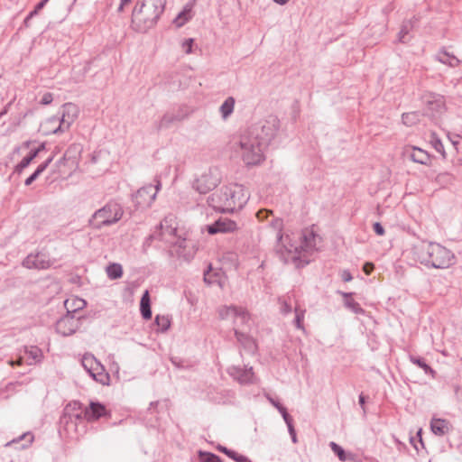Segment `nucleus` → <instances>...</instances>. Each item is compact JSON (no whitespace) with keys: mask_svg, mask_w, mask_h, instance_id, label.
Returning <instances> with one entry per match:
<instances>
[{"mask_svg":"<svg viewBox=\"0 0 462 462\" xmlns=\"http://www.w3.org/2000/svg\"><path fill=\"white\" fill-rule=\"evenodd\" d=\"M304 318V311L299 310L297 308L295 309V319L294 324L298 328H303L302 322Z\"/></svg>","mask_w":462,"mask_h":462,"instance_id":"49530a36","label":"nucleus"},{"mask_svg":"<svg viewBox=\"0 0 462 462\" xmlns=\"http://www.w3.org/2000/svg\"><path fill=\"white\" fill-rule=\"evenodd\" d=\"M74 301H77L79 304L73 310L69 309L68 300L64 302V305L67 309V313L64 316H62L60 319H58L56 322V331L57 333L60 334L63 337H68L74 334L79 328L80 326L79 318H76L75 313L78 310L82 309L85 306L86 302L81 299H77Z\"/></svg>","mask_w":462,"mask_h":462,"instance_id":"39448f33","label":"nucleus"},{"mask_svg":"<svg viewBox=\"0 0 462 462\" xmlns=\"http://www.w3.org/2000/svg\"><path fill=\"white\" fill-rule=\"evenodd\" d=\"M82 419L81 413H68L63 411L59 421V432L69 435L77 430L78 421Z\"/></svg>","mask_w":462,"mask_h":462,"instance_id":"f8f14e48","label":"nucleus"},{"mask_svg":"<svg viewBox=\"0 0 462 462\" xmlns=\"http://www.w3.org/2000/svg\"><path fill=\"white\" fill-rule=\"evenodd\" d=\"M272 226L273 228L277 229V236H276V238H277V248H279L280 246H282V245H284L283 244V236H282V220L280 219V218H275L272 221Z\"/></svg>","mask_w":462,"mask_h":462,"instance_id":"ea45409f","label":"nucleus"},{"mask_svg":"<svg viewBox=\"0 0 462 462\" xmlns=\"http://www.w3.org/2000/svg\"><path fill=\"white\" fill-rule=\"evenodd\" d=\"M430 430L437 436H444L450 430V423L444 419L433 418L430 421Z\"/></svg>","mask_w":462,"mask_h":462,"instance_id":"393cba45","label":"nucleus"},{"mask_svg":"<svg viewBox=\"0 0 462 462\" xmlns=\"http://www.w3.org/2000/svg\"><path fill=\"white\" fill-rule=\"evenodd\" d=\"M423 105L422 115L431 120L439 119L446 111V102L442 95L425 91L420 97Z\"/></svg>","mask_w":462,"mask_h":462,"instance_id":"423d86ee","label":"nucleus"},{"mask_svg":"<svg viewBox=\"0 0 462 462\" xmlns=\"http://www.w3.org/2000/svg\"><path fill=\"white\" fill-rule=\"evenodd\" d=\"M106 415L107 411L104 404L98 402H91L89 406L85 409L82 417L88 421H94Z\"/></svg>","mask_w":462,"mask_h":462,"instance_id":"aec40b11","label":"nucleus"},{"mask_svg":"<svg viewBox=\"0 0 462 462\" xmlns=\"http://www.w3.org/2000/svg\"><path fill=\"white\" fill-rule=\"evenodd\" d=\"M411 28V21H405L403 22L401 30L398 33V41L402 43H405L409 41L407 38V35L409 34V32Z\"/></svg>","mask_w":462,"mask_h":462,"instance_id":"4c0bfd02","label":"nucleus"},{"mask_svg":"<svg viewBox=\"0 0 462 462\" xmlns=\"http://www.w3.org/2000/svg\"><path fill=\"white\" fill-rule=\"evenodd\" d=\"M39 10L36 9V7H34V9L32 11H31L27 15L29 16V18H33L34 16H36L38 14H39Z\"/></svg>","mask_w":462,"mask_h":462,"instance_id":"338daca9","label":"nucleus"},{"mask_svg":"<svg viewBox=\"0 0 462 462\" xmlns=\"http://www.w3.org/2000/svg\"><path fill=\"white\" fill-rule=\"evenodd\" d=\"M237 229V225L235 221L229 218H219L213 224L207 226L208 234L215 235L217 233H231Z\"/></svg>","mask_w":462,"mask_h":462,"instance_id":"a211bd4d","label":"nucleus"},{"mask_svg":"<svg viewBox=\"0 0 462 462\" xmlns=\"http://www.w3.org/2000/svg\"><path fill=\"white\" fill-rule=\"evenodd\" d=\"M160 229L161 231L156 234H152L149 236V239L152 240V239H155V238H159L161 240H165V241H168L167 238H166V236L169 235V236H175L176 232H177V229L174 228V227H171V226H164V224L163 223H161L160 224Z\"/></svg>","mask_w":462,"mask_h":462,"instance_id":"2f4dec72","label":"nucleus"},{"mask_svg":"<svg viewBox=\"0 0 462 462\" xmlns=\"http://www.w3.org/2000/svg\"><path fill=\"white\" fill-rule=\"evenodd\" d=\"M24 353L28 358V365H33L42 361V352L36 346H25Z\"/></svg>","mask_w":462,"mask_h":462,"instance_id":"c85d7f7f","label":"nucleus"},{"mask_svg":"<svg viewBox=\"0 0 462 462\" xmlns=\"http://www.w3.org/2000/svg\"><path fill=\"white\" fill-rule=\"evenodd\" d=\"M155 324L157 325L158 327V331L160 332H166L170 326H171V319H169L168 316H160V315H157L155 317V320H154Z\"/></svg>","mask_w":462,"mask_h":462,"instance_id":"e433bc0d","label":"nucleus"},{"mask_svg":"<svg viewBox=\"0 0 462 462\" xmlns=\"http://www.w3.org/2000/svg\"><path fill=\"white\" fill-rule=\"evenodd\" d=\"M228 189L229 193L227 196H229V199L234 204L235 210L241 209L249 198L245 193L244 187L239 184H230L228 185Z\"/></svg>","mask_w":462,"mask_h":462,"instance_id":"dca6fc26","label":"nucleus"},{"mask_svg":"<svg viewBox=\"0 0 462 462\" xmlns=\"http://www.w3.org/2000/svg\"><path fill=\"white\" fill-rule=\"evenodd\" d=\"M131 2H132V0H121L120 5L117 8V12H119V13L123 12L125 6L127 5L128 4H130Z\"/></svg>","mask_w":462,"mask_h":462,"instance_id":"680f3d73","label":"nucleus"},{"mask_svg":"<svg viewBox=\"0 0 462 462\" xmlns=\"http://www.w3.org/2000/svg\"><path fill=\"white\" fill-rule=\"evenodd\" d=\"M340 276H341L342 281L345 282H348L352 281V279H353V276L348 270H343Z\"/></svg>","mask_w":462,"mask_h":462,"instance_id":"6e6d98bb","label":"nucleus"},{"mask_svg":"<svg viewBox=\"0 0 462 462\" xmlns=\"http://www.w3.org/2000/svg\"><path fill=\"white\" fill-rule=\"evenodd\" d=\"M373 229H374V233L378 236H383L385 233L383 226L379 222H375L373 225Z\"/></svg>","mask_w":462,"mask_h":462,"instance_id":"3c124183","label":"nucleus"},{"mask_svg":"<svg viewBox=\"0 0 462 462\" xmlns=\"http://www.w3.org/2000/svg\"><path fill=\"white\" fill-rule=\"evenodd\" d=\"M235 336L241 347L250 354L257 352V343L255 339L248 334L243 333L238 329H235Z\"/></svg>","mask_w":462,"mask_h":462,"instance_id":"4be33fe9","label":"nucleus"},{"mask_svg":"<svg viewBox=\"0 0 462 462\" xmlns=\"http://www.w3.org/2000/svg\"><path fill=\"white\" fill-rule=\"evenodd\" d=\"M228 193V185L216 190L208 199L209 207L221 213L234 212V204L229 199V196H227Z\"/></svg>","mask_w":462,"mask_h":462,"instance_id":"6e6552de","label":"nucleus"},{"mask_svg":"<svg viewBox=\"0 0 462 462\" xmlns=\"http://www.w3.org/2000/svg\"><path fill=\"white\" fill-rule=\"evenodd\" d=\"M40 175L36 174V172L34 171L32 174H31L24 181V185L25 186H30L32 184V182L34 180H37V178L39 177Z\"/></svg>","mask_w":462,"mask_h":462,"instance_id":"13d9d810","label":"nucleus"},{"mask_svg":"<svg viewBox=\"0 0 462 462\" xmlns=\"http://www.w3.org/2000/svg\"><path fill=\"white\" fill-rule=\"evenodd\" d=\"M190 10H183L180 12L174 20V23L177 27H181L186 22H188L191 16L189 14Z\"/></svg>","mask_w":462,"mask_h":462,"instance_id":"a19ab883","label":"nucleus"},{"mask_svg":"<svg viewBox=\"0 0 462 462\" xmlns=\"http://www.w3.org/2000/svg\"><path fill=\"white\" fill-rule=\"evenodd\" d=\"M411 252L415 260L429 268L446 269L456 261L453 252L438 243L420 242Z\"/></svg>","mask_w":462,"mask_h":462,"instance_id":"f03ea898","label":"nucleus"},{"mask_svg":"<svg viewBox=\"0 0 462 462\" xmlns=\"http://www.w3.org/2000/svg\"><path fill=\"white\" fill-rule=\"evenodd\" d=\"M416 438H419L418 442L421 445V447H424V444H423V441H422V438H421V430H420L417 432L416 437H411V439H410V441L412 444V446L414 447V448L417 451H419V447L417 446V443H416Z\"/></svg>","mask_w":462,"mask_h":462,"instance_id":"09e8293b","label":"nucleus"},{"mask_svg":"<svg viewBox=\"0 0 462 462\" xmlns=\"http://www.w3.org/2000/svg\"><path fill=\"white\" fill-rule=\"evenodd\" d=\"M340 295H342L345 299L344 300V306L350 310L355 314H365V310L360 306V304L352 299L353 292H344V291H338Z\"/></svg>","mask_w":462,"mask_h":462,"instance_id":"a878e982","label":"nucleus"},{"mask_svg":"<svg viewBox=\"0 0 462 462\" xmlns=\"http://www.w3.org/2000/svg\"><path fill=\"white\" fill-rule=\"evenodd\" d=\"M281 122L276 116L252 125L239 137V147L243 162L247 166L260 164L264 160L263 149L276 136Z\"/></svg>","mask_w":462,"mask_h":462,"instance_id":"f257e3e1","label":"nucleus"},{"mask_svg":"<svg viewBox=\"0 0 462 462\" xmlns=\"http://www.w3.org/2000/svg\"><path fill=\"white\" fill-rule=\"evenodd\" d=\"M403 156L412 161L413 162L422 165H429L430 162V153L417 146H407L403 150Z\"/></svg>","mask_w":462,"mask_h":462,"instance_id":"f3484780","label":"nucleus"},{"mask_svg":"<svg viewBox=\"0 0 462 462\" xmlns=\"http://www.w3.org/2000/svg\"><path fill=\"white\" fill-rule=\"evenodd\" d=\"M123 213L122 207L118 203L110 201L93 214L90 224L97 229L111 226L121 219Z\"/></svg>","mask_w":462,"mask_h":462,"instance_id":"20e7f679","label":"nucleus"},{"mask_svg":"<svg viewBox=\"0 0 462 462\" xmlns=\"http://www.w3.org/2000/svg\"><path fill=\"white\" fill-rule=\"evenodd\" d=\"M216 454L208 452V451H199V457L201 462H214L216 458Z\"/></svg>","mask_w":462,"mask_h":462,"instance_id":"c03bdc74","label":"nucleus"},{"mask_svg":"<svg viewBox=\"0 0 462 462\" xmlns=\"http://www.w3.org/2000/svg\"><path fill=\"white\" fill-rule=\"evenodd\" d=\"M433 148L438 152H439L440 154H442L443 157H445V149H444V145L441 142V140L437 137L435 134L432 135L431 137V141H430Z\"/></svg>","mask_w":462,"mask_h":462,"instance_id":"79ce46f5","label":"nucleus"},{"mask_svg":"<svg viewBox=\"0 0 462 462\" xmlns=\"http://www.w3.org/2000/svg\"><path fill=\"white\" fill-rule=\"evenodd\" d=\"M268 400L281 413L284 421L290 420L291 419V416L288 413L287 409L279 401H276L272 397H268Z\"/></svg>","mask_w":462,"mask_h":462,"instance_id":"58836bf2","label":"nucleus"},{"mask_svg":"<svg viewBox=\"0 0 462 462\" xmlns=\"http://www.w3.org/2000/svg\"><path fill=\"white\" fill-rule=\"evenodd\" d=\"M282 311L284 314H288L291 311V307L287 302H283V305L282 307Z\"/></svg>","mask_w":462,"mask_h":462,"instance_id":"0e129e2a","label":"nucleus"},{"mask_svg":"<svg viewBox=\"0 0 462 462\" xmlns=\"http://www.w3.org/2000/svg\"><path fill=\"white\" fill-rule=\"evenodd\" d=\"M217 181L211 175L203 174L194 181L193 188L200 194H206L217 187Z\"/></svg>","mask_w":462,"mask_h":462,"instance_id":"412c9836","label":"nucleus"},{"mask_svg":"<svg viewBox=\"0 0 462 462\" xmlns=\"http://www.w3.org/2000/svg\"><path fill=\"white\" fill-rule=\"evenodd\" d=\"M365 400H366V397L364 395V393H360L359 397H358V402L363 411L364 415L366 414Z\"/></svg>","mask_w":462,"mask_h":462,"instance_id":"5fc2aeb1","label":"nucleus"},{"mask_svg":"<svg viewBox=\"0 0 462 462\" xmlns=\"http://www.w3.org/2000/svg\"><path fill=\"white\" fill-rule=\"evenodd\" d=\"M34 440V436L31 431H27L23 433L17 438L13 439L12 440L6 442L5 444V448L8 447H15L18 449H24L29 448Z\"/></svg>","mask_w":462,"mask_h":462,"instance_id":"5701e85b","label":"nucleus"},{"mask_svg":"<svg viewBox=\"0 0 462 462\" xmlns=\"http://www.w3.org/2000/svg\"><path fill=\"white\" fill-rule=\"evenodd\" d=\"M227 374L241 384H249L254 383V373L253 367H241L232 365L227 368Z\"/></svg>","mask_w":462,"mask_h":462,"instance_id":"ddd939ff","label":"nucleus"},{"mask_svg":"<svg viewBox=\"0 0 462 462\" xmlns=\"http://www.w3.org/2000/svg\"><path fill=\"white\" fill-rule=\"evenodd\" d=\"M217 449H218L220 452H222V453L226 454L227 457H228V454H230V453H231V451H232V449H229V448H226V447H224V446H220V445L217 447Z\"/></svg>","mask_w":462,"mask_h":462,"instance_id":"69168bd1","label":"nucleus"},{"mask_svg":"<svg viewBox=\"0 0 462 462\" xmlns=\"http://www.w3.org/2000/svg\"><path fill=\"white\" fill-rule=\"evenodd\" d=\"M46 149V143H42L37 148L32 149L33 152H36V155L38 156L41 152Z\"/></svg>","mask_w":462,"mask_h":462,"instance_id":"e2e57ef3","label":"nucleus"},{"mask_svg":"<svg viewBox=\"0 0 462 462\" xmlns=\"http://www.w3.org/2000/svg\"><path fill=\"white\" fill-rule=\"evenodd\" d=\"M245 456L238 454L235 450H232L230 454H228V457L232 458L236 462H243Z\"/></svg>","mask_w":462,"mask_h":462,"instance_id":"864d4df0","label":"nucleus"},{"mask_svg":"<svg viewBox=\"0 0 462 462\" xmlns=\"http://www.w3.org/2000/svg\"><path fill=\"white\" fill-rule=\"evenodd\" d=\"M67 159V152L57 162V166H60L65 163V161Z\"/></svg>","mask_w":462,"mask_h":462,"instance_id":"774afa93","label":"nucleus"},{"mask_svg":"<svg viewBox=\"0 0 462 462\" xmlns=\"http://www.w3.org/2000/svg\"><path fill=\"white\" fill-rule=\"evenodd\" d=\"M82 365L89 375L103 385L108 384L109 374L105 371L104 366L92 356H84Z\"/></svg>","mask_w":462,"mask_h":462,"instance_id":"9b49d317","label":"nucleus"},{"mask_svg":"<svg viewBox=\"0 0 462 462\" xmlns=\"http://www.w3.org/2000/svg\"><path fill=\"white\" fill-rule=\"evenodd\" d=\"M106 274L108 278L111 280H116L121 278L123 275L122 265L116 263H110L106 267Z\"/></svg>","mask_w":462,"mask_h":462,"instance_id":"f704fd0d","label":"nucleus"},{"mask_svg":"<svg viewBox=\"0 0 462 462\" xmlns=\"http://www.w3.org/2000/svg\"><path fill=\"white\" fill-rule=\"evenodd\" d=\"M303 252L300 250L298 245H294L292 244L282 245L279 248H276V253L279 254L280 259L284 263H292L296 268H303L309 263V260L303 259L300 256V253Z\"/></svg>","mask_w":462,"mask_h":462,"instance_id":"9d476101","label":"nucleus"},{"mask_svg":"<svg viewBox=\"0 0 462 462\" xmlns=\"http://www.w3.org/2000/svg\"><path fill=\"white\" fill-rule=\"evenodd\" d=\"M171 362L178 368L184 367L182 361L179 357H171Z\"/></svg>","mask_w":462,"mask_h":462,"instance_id":"bf43d9fd","label":"nucleus"},{"mask_svg":"<svg viewBox=\"0 0 462 462\" xmlns=\"http://www.w3.org/2000/svg\"><path fill=\"white\" fill-rule=\"evenodd\" d=\"M187 116V113L180 107H179L177 110L168 111L159 121L158 125H156V129L160 131L162 129L169 128L173 124L184 120Z\"/></svg>","mask_w":462,"mask_h":462,"instance_id":"4468645a","label":"nucleus"},{"mask_svg":"<svg viewBox=\"0 0 462 462\" xmlns=\"http://www.w3.org/2000/svg\"><path fill=\"white\" fill-rule=\"evenodd\" d=\"M409 359H410L411 363H412L413 365H415L418 367H420V369H422L426 374L430 375L431 378H433V379L436 378L437 372L427 364L425 358L417 356H413V355H410Z\"/></svg>","mask_w":462,"mask_h":462,"instance_id":"bb28decb","label":"nucleus"},{"mask_svg":"<svg viewBox=\"0 0 462 462\" xmlns=\"http://www.w3.org/2000/svg\"><path fill=\"white\" fill-rule=\"evenodd\" d=\"M329 447L331 448L332 451L337 456L340 461L345 462L352 459L353 455H347L344 448L336 442L331 441L329 443Z\"/></svg>","mask_w":462,"mask_h":462,"instance_id":"c9c22d12","label":"nucleus"},{"mask_svg":"<svg viewBox=\"0 0 462 462\" xmlns=\"http://www.w3.org/2000/svg\"><path fill=\"white\" fill-rule=\"evenodd\" d=\"M374 269L373 263L366 262L363 266V271L365 274L369 275Z\"/></svg>","mask_w":462,"mask_h":462,"instance_id":"4d7b16f0","label":"nucleus"},{"mask_svg":"<svg viewBox=\"0 0 462 462\" xmlns=\"http://www.w3.org/2000/svg\"><path fill=\"white\" fill-rule=\"evenodd\" d=\"M53 100L52 94L51 92H46L42 95L40 104L47 106L50 105Z\"/></svg>","mask_w":462,"mask_h":462,"instance_id":"8fccbe9b","label":"nucleus"},{"mask_svg":"<svg viewBox=\"0 0 462 462\" xmlns=\"http://www.w3.org/2000/svg\"><path fill=\"white\" fill-rule=\"evenodd\" d=\"M166 0H137L133 11V22L139 31L146 32L154 27L165 9Z\"/></svg>","mask_w":462,"mask_h":462,"instance_id":"7ed1b4c3","label":"nucleus"},{"mask_svg":"<svg viewBox=\"0 0 462 462\" xmlns=\"http://www.w3.org/2000/svg\"><path fill=\"white\" fill-rule=\"evenodd\" d=\"M79 114V106L73 103H66L61 107V116L60 118L53 117L51 121L60 122L57 128L52 130V133L57 134L63 133L69 129L74 121L78 118Z\"/></svg>","mask_w":462,"mask_h":462,"instance_id":"1a4fd4ad","label":"nucleus"},{"mask_svg":"<svg viewBox=\"0 0 462 462\" xmlns=\"http://www.w3.org/2000/svg\"><path fill=\"white\" fill-rule=\"evenodd\" d=\"M300 238L301 242L298 247L306 253L318 250V245L321 242V237L312 229L304 230Z\"/></svg>","mask_w":462,"mask_h":462,"instance_id":"2eb2a0df","label":"nucleus"},{"mask_svg":"<svg viewBox=\"0 0 462 462\" xmlns=\"http://www.w3.org/2000/svg\"><path fill=\"white\" fill-rule=\"evenodd\" d=\"M204 281H205V282L209 283V284L215 282V281L212 280L210 277V268L207 272L204 273Z\"/></svg>","mask_w":462,"mask_h":462,"instance_id":"052dcab7","label":"nucleus"},{"mask_svg":"<svg viewBox=\"0 0 462 462\" xmlns=\"http://www.w3.org/2000/svg\"><path fill=\"white\" fill-rule=\"evenodd\" d=\"M81 410V403L79 402H72L66 405L63 411H68V413H79V411ZM82 414V412L80 411Z\"/></svg>","mask_w":462,"mask_h":462,"instance_id":"37998d69","label":"nucleus"},{"mask_svg":"<svg viewBox=\"0 0 462 462\" xmlns=\"http://www.w3.org/2000/svg\"><path fill=\"white\" fill-rule=\"evenodd\" d=\"M23 265L28 269L45 270L51 266V262L43 254H29L23 261Z\"/></svg>","mask_w":462,"mask_h":462,"instance_id":"6ab92c4d","label":"nucleus"},{"mask_svg":"<svg viewBox=\"0 0 462 462\" xmlns=\"http://www.w3.org/2000/svg\"><path fill=\"white\" fill-rule=\"evenodd\" d=\"M421 116L423 115L420 111L403 113L402 115V121L405 125L412 126L420 122Z\"/></svg>","mask_w":462,"mask_h":462,"instance_id":"7c9ffc66","label":"nucleus"},{"mask_svg":"<svg viewBox=\"0 0 462 462\" xmlns=\"http://www.w3.org/2000/svg\"><path fill=\"white\" fill-rule=\"evenodd\" d=\"M155 185L149 184L140 188L133 196V201L136 209L149 208L154 201L156 195L161 189L162 183L159 178L154 180Z\"/></svg>","mask_w":462,"mask_h":462,"instance_id":"0eeeda50","label":"nucleus"},{"mask_svg":"<svg viewBox=\"0 0 462 462\" xmlns=\"http://www.w3.org/2000/svg\"><path fill=\"white\" fill-rule=\"evenodd\" d=\"M54 159V154L51 155L47 160H45L42 163H41L37 169L34 171L36 174L41 175L51 163Z\"/></svg>","mask_w":462,"mask_h":462,"instance_id":"a18cd8bd","label":"nucleus"},{"mask_svg":"<svg viewBox=\"0 0 462 462\" xmlns=\"http://www.w3.org/2000/svg\"><path fill=\"white\" fill-rule=\"evenodd\" d=\"M236 100L233 97H228L219 107L223 119H226L234 111Z\"/></svg>","mask_w":462,"mask_h":462,"instance_id":"473e14b6","label":"nucleus"},{"mask_svg":"<svg viewBox=\"0 0 462 462\" xmlns=\"http://www.w3.org/2000/svg\"><path fill=\"white\" fill-rule=\"evenodd\" d=\"M219 317L221 319H227L229 317L232 318H240L243 322H245L248 319V313L242 309H239L235 306L230 307H222L218 310Z\"/></svg>","mask_w":462,"mask_h":462,"instance_id":"b1692460","label":"nucleus"},{"mask_svg":"<svg viewBox=\"0 0 462 462\" xmlns=\"http://www.w3.org/2000/svg\"><path fill=\"white\" fill-rule=\"evenodd\" d=\"M287 427H288V430H289V433L291 437V440L293 443H297L298 439H297V435H296V431H295V429H294V426L292 424V418L290 420H286L285 421Z\"/></svg>","mask_w":462,"mask_h":462,"instance_id":"de8ad7c7","label":"nucleus"},{"mask_svg":"<svg viewBox=\"0 0 462 462\" xmlns=\"http://www.w3.org/2000/svg\"><path fill=\"white\" fill-rule=\"evenodd\" d=\"M140 311L143 319L147 320L152 318L151 300L148 291H145L141 298Z\"/></svg>","mask_w":462,"mask_h":462,"instance_id":"c756f323","label":"nucleus"},{"mask_svg":"<svg viewBox=\"0 0 462 462\" xmlns=\"http://www.w3.org/2000/svg\"><path fill=\"white\" fill-rule=\"evenodd\" d=\"M192 44H193V39H191V38L187 39L183 42L182 48L186 53L191 52Z\"/></svg>","mask_w":462,"mask_h":462,"instance_id":"603ef678","label":"nucleus"},{"mask_svg":"<svg viewBox=\"0 0 462 462\" xmlns=\"http://www.w3.org/2000/svg\"><path fill=\"white\" fill-rule=\"evenodd\" d=\"M436 60L443 64L448 65L451 68L457 67L460 63V60L456 56L448 53L444 49L437 53Z\"/></svg>","mask_w":462,"mask_h":462,"instance_id":"cd10ccee","label":"nucleus"},{"mask_svg":"<svg viewBox=\"0 0 462 462\" xmlns=\"http://www.w3.org/2000/svg\"><path fill=\"white\" fill-rule=\"evenodd\" d=\"M36 152H33L32 150L30 151V152L22 159V161L14 167V172L21 174L23 171L27 168L31 162L37 157L35 154Z\"/></svg>","mask_w":462,"mask_h":462,"instance_id":"72a5a7b5","label":"nucleus"}]
</instances>
